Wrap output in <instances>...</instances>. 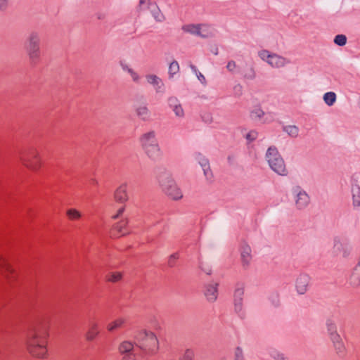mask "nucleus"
Instances as JSON below:
<instances>
[{"mask_svg":"<svg viewBox=\"0 0 360 360\" xmlns=\"http://www.w3.org/2000/svg\"><path fill=\"white\" fill-rule=\"evenodd\" d=\"M49 328L46 324L37 320L28 328L26 336V349L34 358L46 359L48 357Z\"/></svg>","mask_w":360,"mask_h":360,"instance_id":"1","label":"nucleus"},{"mask_svg":"<svg viewBox=\"0 0 360 360\" xmlns=\"http://www.w3.org/2000/svg\"><path fill=\"white\" fill-rule=\"evenodd\" d=\"M136 346L147 355H154L159 350V341L155 334L147 330L139 331L135 336Z\"/></svg>","mask_w":360,"mask_h":360,"instance_id":"2","label":"nucleus"},{"mask_svg":"<svg viewBox=\"0 0 360 360\" xmlns=\"http://www.w3.org/2000/svg\"><path fill=\"white\" fill-rule=\"evenodd\" d=\"M19 159L25 168L33 172H39L44 167L42 157L34 147H30L22 150Z\"/></svg>","mask_w":360,"mask_h":360,"instance_id":"3","label":"nucleus"},{"mask_svg":"<svg viewBox=\"0 0 360 360\" xmlns=\"http://www.w3.org/2000/svg\"><path fill=\"white\" fill-rule=\"evenodd\" d=\"M267 161L271 168L280 175H286L287 169L283 158L278 154L276 148H269L266 153Z\"/></svg>","mask_w":360,"mask_h":360,"instance_id":"4","label":"nucleus"},{"mask_svg":"<svg viewBox=\"0 0 360 360\" xmlns=\"http://www.w3.org/2000/svg\"><path fill=\"white\" fill-rule=\"evenodd\" d=\"M159 181L164 192L172 199L179 200L182 198L181 190L170 176H160Z\"/></svg>","mask_w":360,"mask_h":360,"instance_id":"5","label":"nucleus"},{"mask_svg":"<svg viewBox=\"0 0 360 360\" xmlns=\"http://www.w3.org/2000/svg\"><path fill=\"white\" fill-rule=\"evenodd\" d=\"M142 146L150 157L154 156L160 150L156 142L154 131L144 134L141 138Z\"/></svg>","mask_w":360,"mask_h":360,"instance_id":"6","label":"nucleus"},{"mask_svg":"<svg viewBox=\"0 0 360 360\" xmlns=\"http://www.w3.org/2000/svg\"><path fill=\"white\" fill-rule=\"evenodd\" d=\"M0 272L1 275L8 281L13 282L15 280L16 273L7 259L0 255Z\"/></svg>","mask_w":360,"mask_h":360,"instance_id":"7","label":"nucleus"},{"mask_svg":"<svg viewBox=\"0 0 360 360\" xmlns=\"http://www.w3.org/2000/svg\"><path fill=\"white\" fill-rule=\"evenodd\" d=\"M27 51L30 60L32 63H36L39 58V39L37 36L32 34L30 37V42L27 46Z\"/></svg>","mask_w":360,"mask_h":360,"instance_id":"8","label":"nucleus"},{"mask_svg":"<svg viewBox=\"0 0 360 360\" xmlns=\"http://www.w3.org/2000/svg\"><path fill=\"white\" fill-rule=\"evenodd\" d=\"M128 185L126 183L122 184L115 191L113 194L114 200L119 204H126L129 200L127 192Z\"/></svg>","mask_w":360,"mask_h":360,"instance_id":"9","label":"nucleus"},{"mask_svg":"<svg viewBox=\"0 0 360 360\" xmlns=\"http://www.w3.org/2000/svg\"><path fill=\"white\" fill-rule=\"evenodd\" d=\"M128 221L123 219L115 224L111 231L110 234L112 237L119 238L129 233V229L127 226Z\"/></svg>","mask_w":360,"mask_h":360,"instance_id":"10","label":"nucleus"},{"mask_svg":"<svg viewBox=\"0 0 360 360\" xmlns=\"http://www.w3.org/2000/svg\"><path fill=\"white\" fill-rule=\"evenodd\" d=\"M99 334L100 328L98 324L95 321H92L89 323L88 326V328L84 336V340L88 342H93L98 338Z\"/></svg>","mask_w":360,"mask_h":360,"instance_id":"11","label":"nucleus"},{"mask_svg":"<svg viewBox=\"0 0 360 360\" xmlns=\"http://www.w3.org/2000/svg\"><path fill=\"white\" fill-rule=\"evenodd\" d=\"M309 283V277L307 275H301L297 279L296 288L300 294H304L307 290V287Z\"/></svg>","mask_w":360,"mask_h":360,"instance_id":"12","label":"nucleus"},{"mask_svg":"<svg viewBox=\"0 0 360 360\" xmlns=\"http://www.w3.org/2000/svg\"><path fill=\"white\" fill-rule=\"evenodd\" d=\"M217 284L209 285L206 287L205 295L209 301H215L217 298Z\"/></svg>","mask_w":360,"mask_h":360,"instance_id":"13","label":"nucleus"},{"mask_svg":"<svg viewBox=\"0 0 360 360\" xmlns=\"http://www.w3.org/2000/svg\"><path fill=\"white\" fill-rule=\"evenodd\" d=\"M118 350L123 356L127 354H134V344L130 341H123L120 344Z\"/></svg>","mask_w":360,"mask_h":360,"instance_id":"14","label":"nucleus"},{"mask_svg":"<svg viewBox=\"0 0 360 360\" xmlns=\"http://www.w3.org/2000/svg\"><path fill=\"white\" fill-rule=\"evenodd\" d=\"M251 249L250 246L245 245L242 248L241 259L243 266H248L251 261Z\"/></svg>","mask_w":360,"mask_h":360,"instance_id":"15","label":"nucleus"},{"mask_svg":"<svg viewBox=\"0 0 360 360\" xmlns=\"http://www.w3.org/2000/svg\"><path fill=\"white\" fill-rule=\"evenodd\" d=\"M126 322L127 321L125 319L118 318L108 324L107 330L112 332L117 329L122 328L125 326Z\"/></svg>","mask_w":360,"mask_h":360,"instance_id":"16","label":"nucleus"},{"mask_svg":"<svg viewBox=\"0 0 360 360\" xmlns=\"http://www.w3.org/2000/svg\"><path fill=\"white\" fill-rule=\"evenodd\" d=\"M202 27H207L205 25H188L183 27V29L188 32H191L192 34H196L204 37L208 36V32L206 34H203L201 33L200 30Z\"/></svg>","mask_w":360,"mask_h":360,"instance_id":"17","label":"nucleus"},{"mask_svg":"<svg viewBox=\"0 0 360 360\" xmlns=\"http://www.w3.org/2000/svg\"><path fill=\"white\" fill-rule=\"evenodd\" d=\"M286 63L285 58L276 54H272L269 58V64L274 68H281L284 66Z\"/></svg>","mask_w":360,"mask_h":360,"instance_id":"18","label":"nucleus"},{"mask_svg":"<svg viewBox=\"0 0 360 360\" xmlns=\"http://www.w3.org/2000/svg\"><path fill=\"white\" fill-rule=\"evenodd\" d=\"M309 202V198L305 192H300L296 199V205L299 209L304 207Z\"/></svg>","mask_w":360,"mask_h":360,"instance_id":"19","label":"nucleus"},{"mask_svg":"<svg viewBox=\"0 0 360 360\" xmlns=\"http://www.w3.org/2000/svg\"><path fill=\"white\" fill-rule=\"evenodd\" d=\"M122 278V274L119 271L108 272L105 276V281L108 283H117Z\"/></svg>","mask_w":360,"mask_h":360,"instance_id":"20","label":"nucleus"},{"mask_svg":"<svg viewBox=\"0 0 360 360\" xmlns=\"http://www.w3.org/2000/svg\"><path fill=\"white\" fill-rule=\"evenodd\" d=\"M331 339L334 343V346L338 353H342L345 351V346L342 340L338 334L336 333H331Z\"/></svg>","mask_w":360,"mask_h":360,"instance_id":"21","label":"nucleus"},{"mask_svg":"<svg viewBox=\"0 0 360 360\" xmlns=\"http://www.w3.org/2000/svg\"><path fill=\"white\" fill-rule=\"evenodd\" d=\"M244 294L243 288H237L234 293V302L236 311H240L242 305V296Z\"/></svg>","mask_w":360,"mask_h":360,"instance_id":"22","label":"nucleus"},{"mask_svg":"<svg viewBox=\"0 0 360 360\" xmlns=\"http://www.w3.org/2000/svg\"><path fill=\"white\" fill-rule=\"evenodd\" d=\"M66 217L70 221H77L82 218V214L77 209L70 208L66 211Z\"/></svg>","mask_w":360,"mask_h":360,"instance_id":"23","label":"nucleus"},{"mask_svg":"<svg viewBox=\"0 0 360 360\" xmlns=\"http://www.w3.org/2000/svg\"><path fill=\"white\" fill-rule=\"evenodd\" d=\"M350 282L354 285H357L360 283V264H359L354 269L350 277Z\"/></svg>","mask_w":360,"mask_h":360,"instance_id":"24","label":"nucleus"},{"mask_svg":"<svg viewBox=\"0 0 360 360\" xmlns=\"http://www.w3.org/2000/svg\"><path fill=\"white\" fill-rule=\"evenodd\" d=\"M353 202L355 206L360 205V188L355 186L352 188Z\"/></svg>","mask_w":360,"mask_h":360,"instance_id":"25","label":"nucleus"},{"mask_svg":"<svg viewBox=\"0 0 360 360\" xmlns=\"http://www.w3.org/2000/svg\"><path fill=\"white\" fill-rule=\"evenodd\" d=\"M283 130L286 131L289 134V136L292 137H296L298 135L299 132L298 128L295 125L285 127L283 128Z\"/></svg>","mask_w":360,"mask_h":360,"instance_id":"26","label":"nucleus"},{"mask_svg":"<svg viewBox=\"0 0 360 360\" xmlns=\"http://www.w3.org/2000/svg\"><path fill=\"white\" fill-rule=\"evenodd\" d=\"M324 101L328 105H332L336 99V95L333 92H328L323 96Z\"/></svg>","mask_w":360,"mask_h":360,"instance_id":"27","label":"nucleus"},{"mask_svg":"<svg viewBox=\"0 0 360 360\" xmlns=\"http://www.w3.org/2000/svg\"><path fill=\"white\" fill-rule=\"evenodd\" d=\"M179 70V63L176 61H173L169 64V73L171 76L178 72Z\"/></svg>","mask_w":360,"mask_h":360,"instance_id":"28","label":"nucleus"},{"mask_svg":"<svg viewBox=\"0 0 360 360\" xmlns=\"http://www.w3.org/2000/svg\"><path fill=\"white\" fill-rule=\"evenodd\" d=\"M120 205H121V206L119 208H117L115 213L112 215V217H111L112 219H117L122 216L124 212L125 211L126 204H120Z\"/></svg>","mask_w":360,"mask_h":360,"instance_id":"29","label":"nucleus"},{"mask_svg":"<svg viewBox=\"0 0 360 360\" xmlns=\"http://www.w3.org/2000/svg\"><path fill=\"white\" fill-rule=\"evenodd\" d=\"M171 105L173 107V110L176 116L183 117L184 115L183 108L180 104H171Z\"/></svg>","mask_w":360,"mask_h":360,"instance_id":"30","label":"nucleus"},{"mask_svg":"<svg viewBox=\"0 0 360 360\" xmlns=\"http://www.w3.org/2000/svg\"><path fill=\"white\" fill-rule=\"evenodd\" d=\"M334 42L339 46H344L347 42V37L343 34H338L335 37Z\"/></svg>","mask_w":360,"mask_h":360,"instance_id":"31","label":"nucleus"},{"mask_svg":"<svg viewBox=\"0 0 360 360\" xmlns=\"http://www.w3.org/2000/svg\"><path fill=\"white\" fill-rule=\"evenodd\" d=\"M259 56L263 60H266L269 63V58L272 56V54H271L267 50H262L259 52Z\"/></svg>","mask_w":360,"mask_h":360,"instance_id":"32","label":"nucleus"},{"mask_svg":"<svg viewBox=\"0 0 360 360\" xmlns=\"http://www.w3.org/2000/svg\"><path fill=\"white\" fill-rule=\"evenodd\" d=\"M194 356L193 352L191 349H187L180 360H193Z\"/></svg>","mask_w":360,"mask_h":360,"instance_id":"33","label":"nucleus"},{"mask_svg":"<svg viewBox=\"0 0 360 360\" xmlns=\"http://www.w3.org/2000/svg\"><path fill=\"white\" fill-rule=\"evenodd\" d=\"M138 115L141 116L143 119L146 117L148 115V109L146 107H140L137 110Z\"/></svg>","mask_w":360,"mask_h":360,"instance_id":"34","label":"nucleus"},{"mask_svg":"<svg viewBox=\"0 0 360 360\" xmlns=\"http://www.w3.org/2000/svg\"><path fill=\"white\" fill-rule=\"evenodd\" d=\"M149 83L158 85L161 80L155 75H150L148 77Z\"/></svg>","mask_w":360,"mask_h":360,"instance_id":"35","label":"nucleus"},{"mask_svg":"<svg viewBox=\"0 0 360 360\" xmlns=\"http://www.w3.org/2000/svg\"><path fill=\"white\" fill-rule=\"evenodd\" d=\"M257 132L255 131H250L247 135L246 139L249 141H252L257 139Z\"/></svg>","mask_w":360,"mask_h":360,"instance_id":"36","label":"nucleus"},{"mask_svg":"<svg viewBox=\"0 0 360 360\" xmlns=\"http://www.w3.org/2000/svg\"><path fill=\"white\" fill-rule=\"evenodd\" d=\"M264 115V112L261 109H256L251 112V116L252 117H261Z\"/></svg>","mask_w":360,"mask_h":360,"instance_id":"37","label":"nucleus"},{"mask_svg":"<svg viewBox=\"0 0 360 360\" xmlns=\"http://www.w3.org/2000/svg\"><path fill=\"white\" fill-rule=\"evenodd\" d=\"M179 258L177 254L172 255L169 259L168 264L170 266H173L175 264L176 260Z\"/></svg>","mask_w":360,"mask_h":360,"instance_id":"38","label":"nucleus"},{"mask_svg":"<svg viewBox=\"0 0 360 360\" xmlns=\"http://www.w3.org/2000/svg\"><path fill=\"white\" fill-rule=\"evenodd\" d=\"M202 120L205 122H210L212 121V117L211 116V114L209 113V112H205L202 115Z\"/></svg>","mask_w":360,"mask_h":360,"instance_id":"39","label":"nucleus"},{"mask_svg":"<svg viewBox=\"0 0 360 360\" xmlns=\"http://www.w3.org/2000/svg\"><path fill=\"white\" fill-rule=\"evenodd\" d=\"M236 67V63L233 60L231 61H229L227 64V69L229 70V71H233Z\"/></svg>","mask_w":360,"mask_h":360,"instance_id":"40","label":"nucleus"},{"mask_svg":"<svg viewBox=\"0 0 360 360\" xmlns=\"http://www.w3.org/2000/svg\"><path fill=\"white\" fill-rule=\"evenodd\" d=\"M235 353H236V360H239V358L242 356V354H243L242 349L239 347H237Z\"/></svg>","mask_w":360,"mask_h":360,"instance_id":"41","label":"nucleus"},{"mask_svg":"<svg viewBox=\"0 0 360 360\" xmlns=\"http://www.w3.org/2000/svg\"><path fill=\"white\" fill-rule=\"evenodd\" d=\"M197 77L198 78V79L202 82V83H204L205 82V77L200 73L199 72L198 74H197Z\"/></svg>","mask_w":360,"mask_h":360,"instance_id":"42","label":"nucleus"},{"mask_svg":"<svg viewBox=\"0 0 360 360\" xmlns=\"http://www.w3.org/2000/svg\"><path fill=\"white\" fill-rule=\"evenodd\" d=\"M7 0H0V9L4 8L6 6Z\"/></svg>","mask_w":360,"mask_h":360,"instance_id":"43","label":"nucleus"},{"mask_svg":"<svg viewBox=\"0 0 360 360\" xmlns=\"http://www.w3.org/2000/svg\"><path fill=\"white\" fill-rule=\"evenodd\" d=\"M251 71H252V72H253V71H252V69H251ZM255 77V73H254V72H252V76H250V77Z\"/></svg>","mask_w":360,"mask_h":360,"instance_id":"44","label":"nucleus"}]
</instances>
